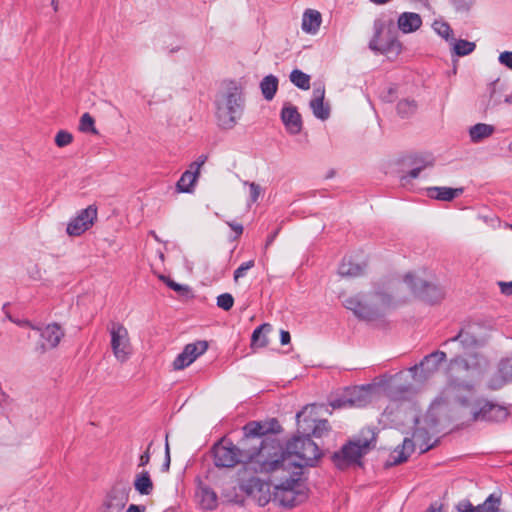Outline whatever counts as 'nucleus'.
Wrapping results in <instances>:
<instances>
[{"label":"nucleus","instance_id":"f257e3e1","mask_svg":"<svg viewBox=\"0 0 512 512\" xmlns=\"http://www.w3.org/2000/svg\"><path fill=\"white\" fill-rule=\"evenodd\" d=\"M321 457V451L310 437V433L295 436L286 443L285 448L279 443L272 458L262 465L266 473H275L279 470L301 471L304 466H314Z\"/></svg>","mask_w":512,"mask_h":512},{"label":"nucleus","instance_id":"f03ea898","mask_svg":"<svg viewBox=\"0 0 512 512\" xmlns=\"http://www.w3.org/2000/svg\"><path fill=\"white\" fill-rule=\"evenodd\" d=\"M265 449L257 450L255 447L243 448L242 445H235L229 438L222 437L214 443L211 449L213 463L218 468H232L243 463L257 473H266L262 465L266 462Z\"/></svg>","mask_w":512,"mask_h":512},{"label":"nucleus","instance_id":"7ed1b4c3","mask_svg":"<svg viewBox=\"0 0 512 512\" xmlns=\"http://www.w3.org/2000/svg\"><path fill=\"white\" fill-rule=\"evenodd\" d=\"M271 474L273 483L272 501L284 507H294L307 498L302 471L279 470Z\"/></svg>","mask_w":512,"mask_h":512},{"label":"nucleus","instance_id":"20e7f679","mask_svg":"<svg viewBox=\"0 0 512 512\" xmlns=\"http://www.w3.org/2000/svg\"><path fill=\"white\" fill-rule=\"evenodd\" d=\"M392 305V296L386 291L377 289L367 294H357L346 298L343 306L352 311L361 320H375Z\"/></svg>","mask_w":512,"mask_h":512},{"label":"nucleus","instance_id":"39448f33","mask_svg":"<svg viewBox=\"0 0 512 512\" xmlns=\"http://www.w3.org/2000/svg\"><path fill=\"white\" fill-rule=\"evenodd\" d=\"M453 392L456 402L464 408L471 407V420L478 421H497L505 416L506 412L500 406L488 401L474 399V386L470 383L457 384L453 386Z\"/></svg>","mask_w":512,"mask_h":512},{"label":"nucleus","instance_id":"423d86ee","mask_svg":"<svg viewBox=\"0 0 512 512\" xmlns=\"http://www.w3.org/2000/svg\"><path fill=\"white\" fill-rule=\"evenodd\" d=\"M280 430L279 422L272 418L268 421H250L243 428V437L239 441V445L243 448L255 447L257 450L265 448V459L269 461L273 452L277 450L279 441L262 439L268 433H277Z\"/></svg>","mask_w":512,"mask_h":512},{"label":"nucleus","instance_id":"0eeeda50","mask_svg":"<svg viewBox=\"0 0 512 512\" xmlns=\"http://www.w3.org/2000/svg\"><path fill=\"white\" fill-rule=\"evenodd\" d=\"M369 49L382 55L397 56L402 50L398 40L397 29L393 18L381 16L373 23V36L369 41Z\"/></svg>","mask_w":512,"mask_h":512},{"label":"nucleus","instance_id":"6e6552de","mask_svg":"<svg viewBox=\"0 0 512 512\" xmlns=\"http://www.w3.org/2000/svg\"><path fill=\"white\" fill-rule=\"evenodd\" d=\"M244 99L239 87H230L216 101V117L223 129H232L241 118Z\"/></svg>","mask_w":512,"mask_h":512},{"label":"nucleus","instance_id":"1a4fd4ad","mask_svg":"<svg viewBox=\"0 0 512 512\" xmlns=\"http://www.w3.org/2000/svg\"><path fill=\"white\" fill-rule=\"evenodd\" d=\"M375 444V432L370 428L362 430L361 437L355 441L348 442L339 452H335L333 455V460L337 466L340 465V460H345L348 463L359 462L363 455H365L371 448H373Z\"/></svg>","mask_w":512,"mask_h":512},{"label":"nucleus","instance_id":"9d476101","mask_svg":"<svg viewBox=\"0 0 512 512\" xmlns=\"http://www.w3.org/2000/svg\"><path fill=\"white\" fill-rule=\"evenodd\" d=\"M16 323L21 326H28L39 333L40 340L35 346V351L39 354H44L46 351L56 348L64 337V331L57 323H51L45 326L33 325L28 320L18 321Z\"/></svg>","mask_w":512,"mask_h":512},{"label":"nucleus","instance_id":"9b49d317","mask_svg":"<svg viewBox=\"0 0 512 512\" xmlns=\"http://www.w3.org/2000/svg\"><path fill=\"white\" fill-rule=\"evenodd\" d=\"M110 346L114 357L121 363L126 362L132 354V345L127 328L120 322L108 324Z\"/></svg>","mask_w":512,"mask_h":512},{"label":"nucleus","instance_id":"f8f14e48","mask_svg":"<svg viewBox=\"0 0 512 512\" xmlns=\"http://www.w3.org/2000/svg\"><path fill=\"white\" fill-rule=\"evenodd\" d=\"M404 283L415 296L428 303H437L444 297V291L439 285L419 279L413 273L404 276Z\"/></svg>","mask_w":512,"mask_h":512},{"label":"nucleus","instance_id":"ddd939ff","mask_svg":"<svg viewBox=\"0 0 512 512\" xmlns=\"http://www.w3.org/2000/svg\"><path fill=\"white\" fill-rule=\"evenodd\" d=\"M373 390L374 386L371 384L348 388L342 398L332 402V407H365L372 400Z\"/></svg>","mask_w":512,"mask_h":512},{"label":"nucleus","instance_id":"4468645a","mask_svg":"<svg viewBox=\"0 0 512 512\" xmlns=\"http://www.w3.org/2000/svg\"><path fill=\"white\" fill-rule=\"evenodd\" d=\"M481 326L476 323L465 324L453 337L446 340L442 345L447 346L453 342H459L463 350H470L482 345L480 335Z\"/></svg>","mask_w":512,"mask_h":512},{"label":"nucleus","instance_id":"2eb2a0df","mask_svg":"<svg viewBox=\"0 0 512 512\" xmlns=\"http://www.w3.org/2000/svg\"><path fill=\"white\" fill-rule=\"evenodd\" d=\"M97 219V207L89 205L80 210L67 224L66 232L70 236H80L86 232Z\"/></svg>","mask_w":512,"mask_h":512},{"label":"nucleus","instance_id":"dca6fc26","mask_svg":"<svg viewBox=\"0 0 512 512\" xmlns=\"http://www.w3.org/2000/svg\"><path fill=\"white\" fill-rule=\"evenodd\" d=\"M274 481H263L258 477L249 478L242 486V489L251 497L255 498L260 506H265L272 501Z\"/></svg>","mask_w":512,"mask_h":512},{"label":"nucleus","instance_id":"f3484780","mask_svg":"<svg viewBox=\"0 0 512 512\" xmlns=\"http://www.w3.org/2000/svg\"><path fill=\"white\" fill-rule=\"evenodd\" d=\"M207 161V156L202 154L198 159L189 165V168L181 175L177 182V190L182 193H191L199 177L200 168Z\"/></svg>","mask_w":512,"mask_h":512},{"label":"nucleus","instance_id":"a211bd4d","mask_svg":"<svg viewBox=\"0 0 512 512\" xmlns=\"http://www.w3.org/2000/svg\"><path fill=\"white\" fill-rule=\"evenodd\" d=\"M280 117L289 134L297 135L301 132L303 123L296 106L285 103L282 107Z\"/></svg>","mask_w":512,"mask_h":512},{"label":"nucleus","instance_id":"6ab92c4d","mask_svg":"<svg viewBox=\"0 0 512 512\" xmlns=\"http://www.w3.org/2000/svg\"><path fill=\"white\" fill-rule=\"evenodd\" d=\"M446 360V353L443 351H434L428 355H426L423 360L418 364L409 368V371L416 375L417 371L420 369L424 376L427 377L430 374H433L439 369L441 363Z\"/></svg>","mask_w":512,"mask_h":512},{"label":"nucleus","instance_id":"aec40b11","mask_svg":"<svg viewBox=\"0 0 512 512\" xmlns=\"http://www.w3.org/2000/svg\"><path fill=\"white\" fill-rule=\"evenodd\" d=\"M325 88L322 85L314 87L312 98L309 102V106L313 112V115L322 121L327 120L330 116V107L327 103H324Z\"/></svg>","mask_w":512,"mask_h":512},{"label":"nucleus","instance_id":"412c9836","mask_svg":"<svg viewBox=\"0 0 512 512\" xmlns=\"http://www.w3.org/2000/svg\"><path fill=\"white\" fill-rule=\"evenodd\" d=\"M128 501V494L126 492H117L112 490L103 503L101 512H122Z\"/></svg>","mask_w":512,"mask_h":512},{"label":"nucleus","instance_id":"4be33fe9","mask_svg":"<svg viewBox=\"0 0 512 512\" xmlns=\"http://www.w3.org/2000/svg\"><path fill=\"white\" fill-rule=\"evenodd\" d=\"M398 28L404 34L417 31L422 25L421 16L414 12H403L397 20Z\"/></svg>","mask_w":512,"mask_h":512},{"label":"nucleus","instance_id":"5701e85b","mask_svg":"<svg viewBox=\"0 0 512 512\" xmlns=\"http://www.w3.org/2000/svg\"><path fill=\"white\" fill-rule=\"evenodd\" d=\"M366 267L365 261L355 262L352 257H344L339 265L338 272L344 277H357L364 273Z\"/></svg>","mask_w":512,"mask_h":512},{"label":"nucleus","instance_id":"b1692460","mask_svg":"<svg viewBox=\"0 0 512 512\" xmlns=\"http://www.w3.org/2000/svg\"><path fill=\"white\" fill-rule=\"evenodd\" d=\"M414 451V443L411 439L405 438L401 448L397 447L389 457L387 466H394L407 461L408 457Z\"/></svg>","mask_w":512,"mask_h":512},{"label":"nucleus","instance_id":"393cba45","mask_svg":"<svg viewBox=\"0 0 512 512\" xmlns=\"http://www.w3.org/2000/svg\"><path fill=\"white\" fill-rule=\"evenodd\" d=\"M463 193V188L450 187H430L427 189V195L440 201H452Z\"/></svg>","mask_w":512,"mask_h":512},{"label":"nucleus","instance_id":"a878e982","mask_svg":"<svg viewBox=\"0 0 512 512\" xmlns=\"http://www.w3.org/2000/svg\"><path fill=\"white\" fill-rule=\"evenodd\" d=\"M321 25V14L317 10L308 9L304 12L302 18V30L314 34Z\"/></svg>","mask_w":512,"mask_h":512},{"label":"nucleus","instance_id":"bb28decb","mask_svg":"<svg viewBox=\"0 0 512 512\" xmlns=\"http://www.w3.org/2000/svg\"><path fill=\"white\" fill-rule=\"evenodd\" d=\"M278 85L279 80L275 75L269 74L265 76L259 84L263 98L267 101L273 100L277 93Z\"/></svg>","mask_w":512,"mask_h":512},{"label":"nucleus","instance_id":"cd10ccee","mask_svg":"<svg viewBox=\"0 0 512 512\" xmlns=\"http://www.w3.org/2000/svg\"><path fill=\"white\" fill-rule=\"evenodd\" d=\"M495 131V127L486 123H477L469 128V137L471 142L479 143L490 137Z\"/></svg>","mask_w":512,"mask_h":512},{"label":"nucleus","instance_id":"c85d7f7f","mask_svg":"<svg viewBox=\"0 0 512 512\" xmlns=\"http://www.w3.org/2000/svg\"><path fill=\"white\" fill-rule=\"evenodd\" d=\"M134 488L141 495H150L152 493L154 485L148 471H142L136 475Z\"/></svg>","mask_w":512,"mask_h":512},{"label":"nucleus","instance_id":"c756f323","mask_svg":"<svg viewBox=\"0 0 512 512\" xmlns=\"http://www.w3.org/2000/svg\"><path fill=\"white\" fill-rule=\"evenodd\" d=\"M498 374L501 381L498 384L491 383L493 389H497L506 382H512V357L500 361Z\"/></svg>","mask_w":512,"mask_h":512},{"label":"nucleus","instance_id":"7c9ffc66","mask_svg":"<svg viewBox=\"0 0 512 512\" xmlns=\"http://www.w3.org/2000/svg\"><path fill=\"white\" fill-rule=\"evenodd\" d=\"M218 504L217 494L209 487H204L200 492V505L204 510H214Z\"/></svg>","mask_w":512,"mask_h":512},{"label":"nucleus","instance_id":"2f4dec72","mask_svg":"<svg viewBox=\"0 0 512 512\" xmlns=\"http://www.w3.org/2000/svg\"><path fill=\"white\" fill-rule=\"evenodd\" d=\"M289 78L299 89L308 90L310 88V76L299 69L292 70Z\"/></svg>","mask_w":512,"mask_h":512},{"label":"nucleus","instance_id":"473e14b6","mask_svg":"<svg viewBox=\"0 0 512 512\" xmlns=\"http://www.w3.org/2000/svg\"><path fill=\"white\" fill-rule=\"evenodd\" d=\"M184 348L188 350L189 358H191V362L193 363L199 356L207 351L208 343L207 341L199 340L185 345Z\"/></svg>","mask_w":512,"mask_h":512},{"label":"nucleus","instance_id":"72a5a7b5","mask_svg":"<svg viewBox=\"0 0 512 512\" xmlns=\"http://www.w3.org/2000/svg\"><path fill=\"white\" fill-rule=\"evenodd\" d=\"M417 103L413 99H403L397 104L398 115L402 118H408L417 111Z\"/></svg>","mask_w":512,"mask_h":512},{"label":"nucleus","instance_id":"f704fd0d","mask_svg":"<svg viewBox=\"0 0 512 512\" xmlns=\"http://www.w3.org/2000/svg\"><path fill=\"white\" fill-rule=\"evenodd\" d=\"M269 324H262L258 326L252 333L251 346L253 347H265L268 345V338L263 333L264 330H269Z\"/></svg>","mask_w":512,"mask_h":512},{"label":"nucleus","instance_id":"c9c22d12","mask_svg":"<svg viewBox=\"0 0 512 512\" xmlns=\"http://www.w3.org/2000/svg\"><path fill=\"white\" fill-rule=\"evenodd\" d=\"M501 504L500 496L492 493L490 494L486 500L478 505L479 512H499V507Z\"/></svg>","mask_w":512,"mask_h":512},{"label":"nucleus","instance_id":"e433bc0d","mask_svg":"<svg viewBox=\"0 0 512 512\" xmlns=\"http://www.w3.org/2000/svg\"><path fill=\"white\" fill-rule=\"evenodd\" d=\"M476 48L474 42L459 39L454 41L453 51L457 56H466L471 54Z\"/></svg>","mask_w":512,"mask_h":512},{"label":"nucleus","instance_id":"4c0bfd02","mask_svg":"<svg viewBox=\"0 0 512 512\" xmlns=\"http://www.w3.org/2000/svg\"><path fill=\"white\" fill-rule=\"evenodd\" d=\"M79 130L84 133L98 134V130L95 128V121L89 113H84L81 116Z\"/></svg>","mask_w":512,"mask_h":512},{"label":"nucleus","instance_id":"58836bf2","mask_svg":"<svg viewBox=\"0 0 512 512\" xmlns=\"http://www.w3.org/2000/svg\"><path fill=\"white\" fill-rule=\"evenodd\" d=\"M432 26H433L434 31L439 36L444 38L446 41H448L450 39L453 40V38H452L453 30L451 29L450 25L447 22L436 20V21H434Z\"/></svg>","mask_w":512,"mask_h":512},{"label":"nucleus","instance_id":"ea45409f","mask_svg":"<svg viewBox=\"0 0 512 512\" xmlns=\"http://www.w3.org/2000/svg\"><path fill=\"white\" fill-rule=\"evenodd\" d=\"M311 422L313 423L312 425V428H311V434L310 435H313L314 437H322L324 434H326L330 428L329 426V422L325 419H321V420H311Z\"/></svg>","mask_w":512,"mask_h":512},{"label":"nucleus","instance_id":"a19ab883","mask_svg":"<svg viewBox=\"0 0 512 512\" xmlns=\"http://www.w3.org/2000/svg\"><path fill=\"white\" fill-rule=\"evenodd\" d=\"M191 364L192 362L191 358H189L188 350L183 348L182 352L177 355L172 365L174 370H182Z\"/></svg>","mask_w":512,"mask_h":512},{"label":"nucleus","instance_id":"79ce46f5","mask_svg":"<svg viewBox=\"0 0 512 512\" xmlns=\"http://www.w3.org/2000/svg\"><path fill=\"white\" fill-rule=\"evenodd\" d=\"M217 306L224 311H229L234 304V298L230 293H223L217 297Z\"/></svg>","mask_w":512,"mask_h":512},{"label":"nucleus","instance_id":"37998d69","mask_svg":"<svg viewBox=\"0 0 512 512\" xmlns=\"http://www.w3.org/2000/svg\"><path fill=\"white\" fill-rule=\"evenodd\" d=\"M160 279L172 290L180 293L185 294L189 291V287L186 285H182L179 283H176L173 281L170 277L167 276H160Z\"/></svg>","mask_w":512,"mask_h":512},{"label":"nucleus","instance_id":"c03bdc74","mask_svg":"<svg viewBox=\"0 0 512 512\" xmlns=\"http://www.w3.org/2000/svg\"><path fill=\"white\" fill-rule=\"evenodd\" d=\"M72 141V134L65 130H60L55 136V143L58 147H65L69 145Z\"/></svg>","mask_w":512,"mask_h":512},{"label":"nucleus","instance_id":"a18cd8bd","mask_svg":"<svg viewBox=\"0 0 512 512\" xmlns=\"http://www.w3.org/2000/svg\"><path fill=\"white\" fill-rule=\"evenodd\" d=\"M245 185H248L249 190H250L248 204L256 203L262 193V188L260 187L259 184L255 183V182H247L246 181Z\"/></svg>","mask_w":512,"mask_h":512},{"label":"nucleus","instance_id":"49530a36","mask_svg":"<svg viewBox=\"0 0 512 512\" xmlns=\"http://www.w3.org/2000/svg\"><path fill=\"white\" fill-rule=\"evenodd\" d=\"M255 265L254 260H249L247 262L242 263L235 271H234V280L237 282L240 278H243L246 275V272L253 268Z\"/></svg>","mask_w":512,"mask_h":512},{"label":"nucleus","instance_id":"de8ad7c7","mask_svg":"<svg viewBox=\"0 0 512 512\" xmlns=\"http://www.w3.org/2000/svg\"><path fill=\"white\" fill-rule=\"evenodd\" d=\"M422 167H416L411 169L406 175L401 176V184L406 185L411 179H415L419 176Z\"/></svg>","mask_w":512,"mask_h":512},{"label":"nucleus","instance_id":"09e8293b","mask_svg":"<svg viewBox=\"0 0 512 512\" xmlns=\"http://www.w3.org/2000/svg\"><path fill=\"white\" fill-rule=\"evenodd\" d=\"M500 64L512 70V52L504 51L500 53L498 58Z\"/></svg>","mask_w":512,"mask_h":512},{"label":"nucleus","instance_id":"8fccbe9b","mask_svg":"<svg viewBox=\"0 0 512 512\" xmlns=\"http://www.w3.org/2000/svg\"><path fill=\"white\" fill-rule=\"evenodd\" d=\"M459 512H479L478 506L474 507L471 502L464 501L458 505Z\"/></svg>","mask_w":512,"mask_h":512},{"label":"nucleus","instance_id":"3c124183","mask_svg":"<svg viewBox=\"0 0 512 512\" xmlns=\"http://www.w3.org/2000/svg\"><path fill=\"white\" fill-rule=\"evenodd\" d=\"M498 285L500 287V291L502 294H504L506 296L512 295V281H509V282L499 281Z\"/></svg>","mask_w":512,"mask_h":512},{"label":"nucleus","instance_id":"603ef678","mask_svg":"<svg viewBox=\"0 0 512 512\" xmlns=\"http://www.w3.org/2000/svg\"><path fill=\"white\" fill-rule=\"evenodd\" d=\"M150 446H151V444L148 446L147 450L142 455H140L139 463H138L139 467L146 466L149 463V461H150V452H149Z\"/></svg>","mask_w":512,"mask_h":512},{"label":"nucleus","instance_id":"864d4df0","mask_svg":"<svg viewBox=\"0 0 512 512\" xmlns=\"http://www.w3.org/2000/svg\"><path fill=\"white\" fill-rule=\"evenodd\" d=\"M229 227L236 233L235 239L243 233V225L236 222H228Z\"/></svg>","mask_w":512,"mask_h":512},{"label":"nucleus","instance_id":"5fc2aeb1","mask_svg":"<svg viewBox=\"0 0 512 512\" xmlns=\"http://www.w3.org/2000/svg\"><path fill=\"white\" fill-rule=\"evenodd\" d=\"M454 4L457 10H468L471 3L467 0H455Z\"/></svg>","mask_w":512,"mask_h":512},{"label":"nucleus","instance_id":"6e6d98bb","mask_svg":"<svg viewBox=\"0 0 512 512\" xmlns=\"http://www.w3.org/2000/svg\"><path fill=\"white\" fill-rule=\"evenodd\" d=\"M169 466H170V453H169V445H168V442L166 441V446H165V461L162 465V468L164 471H167L169 469Z\"/></svg>","mask_w":512,"mask_h":512},{"label":"nucleus","instance_id":"4d7b16f0","mask_svg":"<svg viewBox=\"0 0 512 512\" xmlns=\"http://www.w3.org/2000/svg\"><path fill=\"white\" fill-rule=\"evenodd\" d=\"M291 340L290 333L286 330H281L280 332V342L282 345H287Z\"/></svg>","mask_w":512,"mask_h":512},{"label":"nucleus","instance_id":"13d9d810","mask_svg":"<svg viewBox=\"0 0 512 512\" xmlns=\"http://www.w3.org/2000/svg\"><path fill=\"white\" fill-rule=\"evenodd\" d=\"M146 507L143 505L130 504L125 512H145Z\"/></svg>","mask_w":512,"mask_h":512},{"label":"nucleus","instance_id":"bf43d9fd","mask_svg":"<svg viewBox=\"0 0 512 512\" xmlns=\"http://www.w3.org/2000/svg\"><path fill=\"white\" fill-rule=\"evenodd\" d=\"M459 365V366H462L463 368L467 369L468 368V363L465 359L463 358H460V357H456L454 359L451 360V365Z\"/></svg>","mask_w":512,"mask_h":512},{"label":"nucleus","instance_id":"052dcab7","mask_svg":"<svg viewBox=\"0 0 512 512\" xmlns=\"http://www.w3.org/2000/svg\"><path fill=\"white\" fill-rule=\"evenodd\" d=\"M296 420H297V423H298L299 427H301V422L302 421L308 422V420L305 417V412L304 411H300V412H298L296 414Z\"/></svg>","mask_w":512,"mask_h":512},{"label":"nucleus","instance_id":"680f3d73","mask_svg":"<svg viewBox=\"0 0 512 512\" xmlns=\"http://www.w3.org/2000/svg\"><path fill=\"white\" fill-rule=\"evenodd\" d=\"M276 235H277V231L274 234H272L271 236L268 237V239L266 241V245L267 246L270 245L274 241Z\"/></svg>","mask_w":512,"mask_h":512},{"label":"nucleus","instance_id":"e2e57ef3","mask_svg":"<svg viewBox=\"0 0 512 512\" xmlns=\"http://www.w3.org/2000/svg\"><path fill=\"white\" fill-rule=\"evenodd\" d=\"M370 1L374 4L382 5V4H386V3L390 2L391 0H370Z\"/></svg>","mask_w":512,"mask_h":512},{"label":"nucleus","instance_id":"0e129e2a","mask_svg":"<svg viewBox=\"0 0 512 512\" xmlns=\"http://www.w3.org/2000/svg\"><path fill=\"white\" fill-rule=\"evenodd\" d=\"M427 512H443L441 508H435L433 505H431Z\"/></svg>","mask_w":512,"mask_h":512},{"label":"nucleus","instance_id":"69168bd1","mask_svg":"<svg viewBox=\"0 0 512 512\" xmlns=\"http://www.w3.org/2000/svg\"><path fill=\"white\" fill-rule=\"evenodd\" d=\"M504 102L506 104H512V93L510 95L505 96Z\"/></svg>","mask_w":512,"mask_h":512},{"label":"nucleus","instance_id":"338daca9","mask_svg":"<svg viewBox=\"0 0 512 512\" xmlns=\"http://www.w3.org/2000/svg\"><path fill=\"white\" fill-rule=\"evenodd\" d=\"M51 5L53 7V10L56 12L58 10V1L57 0H52L51 1Z\"/></svg>","mask_w":512,"mask_h":512},{"label":"nucleus","instance_id":"774afa93","mask_svg":"<svg viewBox=\"0 0 512 512\" xmlns=\"http://www.w3.org/2000/svg\"><path fill=\"white\" fill-rule=\"evenodd\" d=\"M334 175H335V171L334 170H330V171L327 172L326 178H332Z\"/></svg>","mask_w":512,"mask_h":512}]
</instances>
